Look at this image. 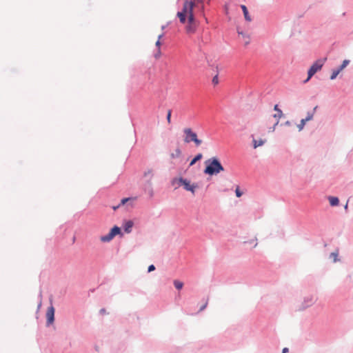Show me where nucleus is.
Listing matches in <instances>:
<instances>
[{
	"instance_id": "nucleus-14",
	"label": "nucleus",
	"mask_w": 353,
	"mask_h": 353,
	"mask_svg": "<svg viewBox=\"0 0 353 353\" xmlns=\"http://www.w3.org/2000/svg\"><path fill=\"white\" fill-rule=\"evenodd\" d=\"M241 8L242 9V11L243 12L245 19L247 21H250L252 19L249 14L248 10L247 7L245 5H241Z\"/></svg>"
},
{
	"instance_id": "nucleus-37",
	"label": "nucleus",
	"mask_w": 353,
	"mask_h": 353,
	"mask_svg": "<svg viewBox=\"0 0 353 353\" xmlns=\"http://www.w3.org/2000/svg\"><path fill=\"white\" fill-rule=\"evenodd\" d=\"M287 352H288V348L284 347L282 350V353H287Z\"/></svg>"
},
{
	"instance_id": "nucleus-23",
	"label": "nucleus",
	"mask_w": 353,
	"mask_h": 353,
	"mask_svg": "<svg viewBox=\"0 0 353 353\" xmlns=\"http://www.w3.org/2000/svg\"><path fill=\"white\" fill-rule=\"evenodd\" d=\"M173 284L174 285V287L177 289V290H181L182 289L183 286V282L179 281V280H174V282H173Z\"/></svg>"
},
{
	"instance_id": "nucleus-44",
	"label": "nucleus",
	"mask_w": 353,
	"mask_h": 353,
	"mask_svg": "<svg viewBox=\"0 0 353 353\" xmlns=\"http://www.w3.org/2000/svg\"><path fill=\"white\" fill-rule=\"evenodd\" d=\"M193 1L194 3H195V2H194V1H196V2H198V3L201 2V1H200V0H194V1Z\"/></svg>"
},
{
	"instance_id": "nucleus-41",
	"label": "nucleus",
	"mask_w": 353,
	"mask_h": 353,
	"mask_svg": "<svg viewBox=\"0 0 353 353\" xmlns=\"http://www.w3.org/2000/svg\"><path fill=\"white\" fill-rule=\"evenodd\" d=\"M120 206H121V205L119 204V205H117V206H114V207H113V209H114V210H117V209H118Z\"/></svg>"
},
{
	"instance_id": "nucleus-19",
	"label": "nucleus",
	"mask_w": 353,
	"mask_h": 353,
	"mask_svg": "<svg viewBox=\"0 0 353 353\" xmlns=\"http://www.w3.org/2000/svg\"><path fill=\"white\" fill-rule=\"evenodd\" d=\"M274 110L276 111V114L274 115V117L275 118H281L283 116V112L281 109L279 108V105L276 104L274 107Z\"/></svg>"
},
{
	"instance_id": "nucleus-26",
	"label": "nucleus",
	"mask_w": 353,
	"mask_h": 353,
	"mask_svg": "<svg viewBox=\"0 0 353 353\" xmlns=\"http://www.w3.org/2000/svg\"><path fill=\"white\" fill-rule=\"evenodd\" d=\"M235 194L236 197L239 198L242 196L243 192L240 190L239 187H237L235 190Z\"/></svg>"
},
{
	"instance_id": "nucleus-8",
	"label": "nucleus",
	"mask_w": 353,
	"mask_h": 353,
	"mask_svg": "<svg viewBox=\"0 0 353 353\" xmlns=\"http://www.w3.org/2000/svg\"><path fill=\"white\" fill-rule=\"evenodd\" d=\"M134 225V222L132 220L125 221L123 223L122 228L125 233H130Z\"/></svg>"
},
{
	"instance_id": "nucleus-40",
	"label": "nucleus",
	"mask_w": 353,
	"mask_h": 353,
	"mask_svg": "<svg viewBox=\"0 0 353 353\" xmlns=\"http://www.w3.org/2000/svg\"><path fill=\"white\" fill-rule=\"evenodd\" d=\"M310 79H309V74H307V79L303 81L304 83H307V81H309Z\"/></svg>"
},
{
	"instance_id": "nucleus-11",
	"label": "nucleus",
	"mask_w": 353,
	"mask_h": 353,
	"mask_svg": "<svg viewBox=\"0 0 353 353\" xmlns=\"http://www.w3.org/2000/svg\"><path fill=\"white\" fill-rule=\"evenodd\" d=\"M114 236L112 234V232L110 231L109 233L106 235L101 236L100 237V240L102 242L108 243L112 241L114 239Z\"/></svg>"
},
{
	"instance_id": "nucleus-3",
	"label": "nucleus",
	"mask_w": 353,
	"mask_h": 353,
	"mask_svg": "<svg viewBox=\"0 0 353 353\" xmlns=\"http://www.w3.org/2000/svg\"><path fill=\"white\" fill-rule=\"evenodd\" d=\"M183 132L185 135L183 139L185 143H190L193 142L196 147H199L201 145L202 140L198 138L196 133L194 132L191 128H184Z\"/></svg>"
},
{
	"instance_id": "nucleus-38",
	"label": "nucleus",
	"mask_w": 353,
	"mask_h": 353,
	"mask_svg": "<svg viewBox=\"0 0 353 353\" xmlns=\"http://www.w3.org/2000/svg\"><path fill=\"white\" fill-rule=\"evenodd\" d=\"M41 306V299H40V301H39V302L38 303L37 309L39 310Z\"/></svg>"
},
{
	"instance_id": "nucleus-30",
	"label": "nucleus",
	"mask_w": 353,
	"mask_h": 353,
	"mask_svg": "<svg viewBox=\"0 0 353 353\" xmlns=\"http://www.w3.org/2000/svg\"><path fill=\"white\" fill-rule=\"evenodd\" d=\"M130 199V198H123L121 199V203H119L120 205H124L127 201H128Z\"/></svg>"
},
{
	"instance_id": "nucleus-43",
	"label": "nucleus",
	"mask_w": 353,
	"mask_h": 353,
	"mask_svg": "<svg viewBox=\"0 0 353 353\" xmlns=\"http://www.w3.org/2000/svg\"><path fill=\"white\" fill-rule=\"evenodd\" d=\"M347 207H348V204L347 203L345 204V205L344 206V208L345 210H347Z\"/></svg>"
},
{
	"instance_id": "nucleus-20",
	"label": "nucleus",
	"mask_w": 353,
	"mask_h": 353,
	"mask_svg": "<svg viewBox=\"0 0 353 353\" xmlns=\"http://www.w3.org/2000/svg\"><path fill=\"white\" fill-rule=\"evenodd\" d=\"M265 143V141L263 139H260L259 141L256 139H253V147L254 148H256L259 146H261Z\"/></svg>"
},
{
	"instance_id": "nucleus-9",
	"label": "nucleus",
	"mask_w": 353,
	"mask_h": 353,
	"mask_svg": "<svg viewBox=\"0 0 353 353\" xmlns=\"http://www.w3.org/2000/svg\"><path fill=\"white\" fill-rule=\"evenodd\" d=\"M144 190L145 192H147L150 196L152 197L154 195V191L152 186V182L150 180H147L146 182L144 184Z\"/></svg>"
},
{
	"instance_id": "nucleus-16",
	"label": "nucleus",
	"mask_w": 353,
	"mask_h": 353,
	"mask_svg": "<svg viewBox=\"0 0 353 353\" xmlns=\"http://www.w3.org/2000/svg\"><path fill=\"white\" fill-rule=\"evenodd\" d=\"M316 108H317V106L314 107L312 111H309V112H307V116L304 119L305 121H309L312 120Z\"/></svg>"
},
{
	"instance_id": "nucleus-18",
	"label": "nucleus",
	"mask_w": 353,
	"mask_h": 353,
	"mask_svg": "<svg viewBox=\"0 0 353 353\" xmlns=\"http://www.w3.org/2000/svg\"><path fill=\"white\" fill-rule=\"evenodd\" d=\"M186 180L187 179H184L183 177H179V179L174 178L172 181V184L174 185L176 181H178L179 185H183Z\"/></svg>"
},
{
	"instance_id": "nucleus-1",
	"label": "nucleus",
	"mask_w": 353,
	"mask_h": 353,
	"mask_svg": "<svg viewBox=\"0 0 353 353\" xmlns=\"http://www.w3.org/2000/svg\"><path fill=\"white\" fill-rule=\"evenodd\" d=\"M194 3L190 0H185L183 9L177 12V17L181 23H185L188 15V22L191 24H197L195 17L193 13Z\"/></svg>"
},
{
	"instance_id": "nucleus-13",
	"label": "nucleus",
	"mask_w": 353,
	"mask_h": 353,
	"mask_svg": "<svg viewBox=\"0 0 353 353\" xmlns=\"http://www.w3.org/2000/svg\"><path fill=\"white\" fill-rule=\"evenodd\" d=\"M328 200L331 206H337L339 204V199L336 196H328Z\"/></svg>"
},
{
	"instance_id": "nucleus-12",
	"label": "nucleus",
	"mask_w": 353,
	"mask_h": 353,
	"mask_svg": "<svg viewBox=\"0 0 353 353\" xmlns=\"http://www.w3.org/2000/svg\"><path fill=\"white\" fill-rule=\"evenodd\" d=\"M112 234H113V236H117V235H120L121 236H123V233L121 232V228H119V226L117 225H114L113 226L110 230Z\"/></svg>"
},
{
	"instance_id": "nucleus-32",
	"label": "nucleus",
	"mask_w": 353,
	"mask_h": 353,
	"mask_svg": "<svg viewBox=\"0 0 353 353\" xmlns=\"http://www.w3.org/2000/svg\"><path fill=\"white\" fill-rule=\"evenodd\" d=\"M207 305H208V301H206V302L203 305L201 306L199 311L201 312V311L204 310L206 308Z\"/></svg>"
},
{
	"instance_id": "nucleus-31",
	"label": "nucleus",
	"mask_w": 353,
	"mask_h": 353,
	"mask_svg": "<svg viewBox=\"0 0 353 353\" xmlns=\"http://www.w3.org/2000/svg\"><path fill=\"white\" fill-rule=\"evenodd\" d=\"M161 54V50H160V49H157V52L154 54V57H155L156 59H158V58H159V57H160Z\"/></svg>"
},
{
	"instance_id": "nucleus-25",
	"label": "nucleus",
	"mask_w": 353,
	"mask_h": 353,
	"mask_svg": "<svg viewBox=\"0 0 353 353\" xmlns=\"http://www.w3.org/2000/svg\"><path fill=\"white\" fill-rule=\"evenodd\" d=\"M330 258L333 259L334 262H336L338 259V253L336 252H332L330 255Z\"/></svg>"
},
{
	"instance_id": "nucleus-35",
	"label": "nucleus",
	"mask_w": 353,
	"mask_h": 353,
	"mask_svg": "<svg viewBox=\"0 0 353 353\" xmlns=\"http://www.w3.org/2000/svg\"><path fill=\"white\" fill-rule=\"evenodd\" d=\"M250 38L247 37L246 39H245L244 45L246 46L250 43Z\"/></svg>"
},
{
	"instance_id": "nucleus-28",
	"label": "nucleus",
	"mask_w": 353,
	"mask_h": 353,
	"mask_svg": "<svg viewBox=\"0 0 353 353\" xmlns=\"http://www.w3.org/2000/svg\"><path fill=\"white\" fill-rule=\"evenodd\" d=\"M212 83L214 85H216L219 83V78H218V74H216L213 78H212Z\"/></svg>"
},
{
	"instance_id": "nucleus-46",
	"label": "nucleus",
	"mask_w": 353,
	"mask_h": 353,
	"mask_svg": "<svg viewBox=\"0 0 353 353\" xmlns=\"http://www.w3.org/2000/svg\"><path fill=\"white\" fill-rule=\"evenodd\" d=\"M39 297L41 298V292L39 293Z\"/></svg>"
},
{
	"instance_id": "nucleus-39",
	"label": "nucleus",
	"mask_w": 353,
	"mask_h": 353,
	"mask_svg": "<svg viewBox=\"0 0 353 353\" xmlns=\"http://www.w3.org/2000/svg\"><path fill=\"white\" fill-rule=\"evenodd\" d=\"M163 37V33H162V34H159V37H158V39H157V40L160 41V40H161V39Z\"/></svg>"
},
{
	"instance_id": "nucleus-7",
	"label": "nucleus",
	"mask_w": 353,
	"mask_h": 353,
	"mask_svg": "<svg viewBox=\"0 0 353 353\" xmlns=\"http://www.w3.org/2000/svg\"><path fill=\"white\" fill-rule=\"evenodd\" d=\"M315 301H316L314 300V297L312 295H309V296L304 297V299L301 304L300 310H305V309L312 306L315 303Z\"/></svg>"
},
{
	"instance_id": "nucleus-4",
	"label": "nucleus",
	"mask_w": 353,
	"mask_h": 353,
	"mask_svg": "<svg viewBox=\"0 0 353 353\" xmlns=\"http://www.w3.org/2000/svg\"><path fill=\"white\" fill-rule=\"evenodd\" d=\"M326 58L316 60L309 68L307 74H309V79H311L319 70L323 66Z\"/></svg>"
},
{
	"instance_id": "nucleus-6",
	"label": "nucleus",
	"mask_w": 353,
	"mask_h": 353,
	"mask_svg": "<svg viewBox=\"0 0 353 353\" xmlns=\"http://www.w3.org/2000/svg\"><path fill=\"white\" fill-rule=\"evenodd\" d=\"M54 307L50 305L46 312V326L48 327L54 321Z\"/></svg>"
},
{
	"instance_id": "nucleus-29",
	"label": "nucleus",
	"mask_w": 353,
	"mask_h": 353,
	"mask_svg": "<svg viewBox=\"0 0 353 353\" xmlns=\"http://www.w3.org/2000/svg\"><path fill=\"white\" fill-rule=\"evenodd\" d=\"M155 269H156V268L153 264L150 265L148 268V272H151L154 271Z\"/></svg>"
},
{
	"instance_id": "nucleus-15",
	"label": "nucleus",
	"mask_w": 353,
	"mask_h": 353,
	"mask_svg": "<svg viewBox=\"0 0 353 353\" xmlns=\"http://www.w3.org/2000/svg\"><path fill=\"white\" fill-rule=\"evenodd\" d=\"M197 24L188 23L186 26V31L188 33L192 34L196 32Z\"/></svg>"
},
{
	"instance_id": "nucleus-42",
	"label": "nucleus",
	"mask_w": 353,
	"mask_h": 353,
	"mask_svg": "<svg viewBox=\"0 0 353 353\" xmlns=\"http://www.w3.org/2000/svg\"><path fill=\"white\" fill-rule=\"evenodd\" d=\"M285 124L286 125H290V121H287L285 123Z\"/></svg>"
},
{
	"instance_id": "nucleus-5",
	"label": "nucleus",
	"mask_w": 353,
	"mask_h": 353,
	"mask_svg": "<svg viewBox=\"0 0 353 353\" xmlns=\"http://www.w3.org/2000/svg\"><path fill=\"white\" fill-rule=\"evenodd\" d=\"M350 61L348 60V59H345L342 64L338 67L336 69H334L332 70V74L330 76V79L331 80H334L336 78V77L338 76V74L345 68H346L349 63H350Z\"/></svg>"
},
{
	"instance_id": "nucleus-22",
	"label": "nucleus",
	"mask_w": 353,
	"mask_h": 353,
	"mask_svg": "<svg viewBox=\"0 0 353 353\" xmlns=\"http://www.w3.org/2000/svg\"><path fill=\"white\" fill-rule=\"evenodd\" d=\"M181 154V151L180 150V148H177L174 152V153H172L171 154V158L172 159H176V158H179Z\"/></svg>"
},
{
	"instance_id": "nucleus-10",
	"label": "nucleus",
	"mask_w": 353,
	"mask_h": 353,
	"mask_svg": "<svg viewBox=\"0 0 353 353\" xmlns=\"http://www.w3.org/2000/svg\"><path fill=\"white\" fill-rule=\"evenodd\" d=\"M197 187L196 184H190V182L189 180H186L185 184L183 185V188L185 190L190 191L192 193H194L195 188Z\"/></svg>"
},
{
	"instance_id": "nucleus-34",
	"label": "nucleus",
	"mask_w": 353,
	"mask_h": 353,
	"mask_svg": "<svg viewBox=\"0 0 353 353\" xmlns=\"http://www.w3.org/2000/svg\"><path fill=\"white\" fill-rule=\"evenodd\" d=\"M161 41H159V40H157V41H156V43H155V46H156V47L157 48V49H160V46H161Z\"/></svg>"
},
{
	"instance_id": "nucleus-33",
	"label": "nucleus",
	"mask_w": 353,
	"mask_h": 353,
	"mask_svg": "<svg viewBox=\"0 0 353 353\" xmlns=\"http://www.w3.org/2000/svg\"><path fill=\"white\" fill-rule=\"evenodd\" d=\"M238 34H240V35H242V37L244 38V39H246L247 37H249L245 33H244L243 31H239L238 30Z\"/></svg>"
},
{
	"instance_id": "nucleus-2",
	"label": "nucleus",
	"mask_w": 353,
	"mask_h": 353,
	"mask_svg": "<svg viewBox=\"0 0 353 353\" xmlns=\"http://www.w3.org/2000/svg\"><path fill=\"white\" fill-rule=\"evenodd\" d=\"M205 168L203 170V173L210 176L217 175L224 170V168L220 160L216 157L207 159L205 161Z\"/></svg>"
},
{
	"instance_id": "nucleus-36",
	"label": "nucleus",
	"mask_w": 353,
	"mask_h": 353,
	"mask_svg": "<svg viewBox=\"0 0 353 353\" xmlns=\"http://www.w3.org/2000/svg\"><path fill=\"white\" fill-rule=\"evenodd\" d=\"M105 312H106V310H105V308H101V309L99 310V313H100L101 314H105Z\"/></svg>"
},
{
	"instance_id": "nucleus-17",
	"label": "nucleus",
	"mask_w": 353,
	"mask_h": 353,
	"mask_svg": "<svg viewBox=\"0 0 353 353\" xmlns=\"http://www.w3.org/2000/svg\"><path fill=\"white\" fill-rule=\"evenodd\" d=\"M203 157L201 153H198L190 161V166L194 165L198 161L201 160Z\"/></svg>"
},
{
	"instance_id": "nucleus-21",
	"label": "nucleus",
	"mask_w": 353,
	"mask_h": 353,
	"mask_svg": "<svg viewBox=\"0 0 353 353\" xmlns=\"http://www.w3.org/2000/svg\"><path fill=\"white\" fill-rule=\"evenodd\" d=\"M144 177H148V180H150L151 181V179L153 176V172L152 169H148V170L145 171L143 173Z\"/></svg>"
},
{
	"instance_id": "nucleus-24",
	"label": "nucleus",
	"mask_w": 353,
	"mask_h": 353,
	"mask_svg": "<svg viewBox=\"0 0 353 353\" xmlns=\"http://www.w3.org/2000/svg\"><path fill=\"white\" fill-rule=\"evenodd\" d=\"M306 122L307 121H305L304 119H302L300 121V123L297 125V128L299 129V131H301L304 128V126L305 125Z\"/></svg>"
},
{
	"instance_id": "nucleus-45",
	"label": "nucleus",
	"mask_w": 353,
	"mask_h": 353,
	"mask_svg": "<svg viewBox=\"0 0 353 353\" xmlns=\"http://www.w3.org/2000/svg\"><path fill=\"white\" fill-rule=\"evenodd\" d=\"M165 28V26H161V29H162V30H164Z\"/></svg>"
},
{
	"instance_id": "nucleus-27",
	"label": "nucleus",
	"mask_w": 353,
	"mask_h": 353,
	"mask_svg": "<svg viewBox=\"0 0 353 353\" xmlns=\"http://www.w3.org/2000/svg\"><path fill=\"white\" fill-rule=\"evenodd\" d=\"M171 115H172V110H169L168 111V114H167V116H166V119H167V121H168V122L169 123L171 122Z\"/></svg>"
}]
</instances>
